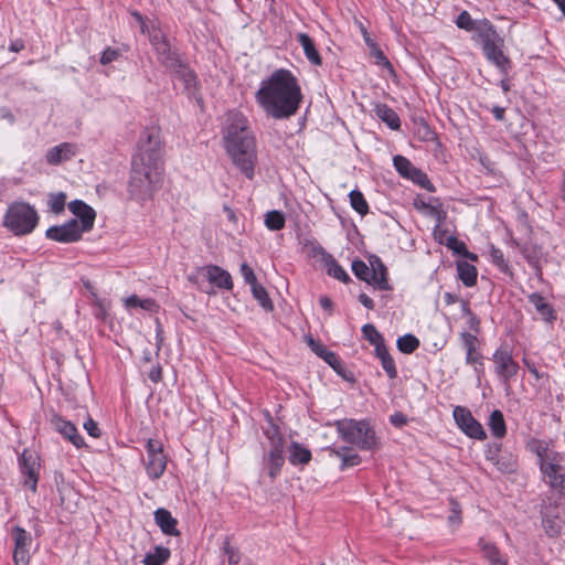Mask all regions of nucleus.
<instances>
[{
	"label": "nucleus",
	"mask_w": 565,
	"mask_h": 565,
	"mask_svg": "<svg viewBox=\"0 0 565 565\" xmlns=\"http://www.w3.org/2000/svg\"><path fill=\"white\" fill-rule=\"evenodd\" d=\"M163 154L161 129L156 126L146 128L131 161L129 191L138 200L150 198L160 186L164 172Z\"/></svg>",
	"instance_id": "1"
},
{
	"label": "nucleus",
	"mask_w": 565,
	"mask_h": 565,
	"mask_svg": "<svg viewBox=\"0 0 565 565\" xmlns=\"http://www.w3.org/2000/svg\"><path fill=\"white\" fill-rule=\"evenodd\" d=\"M256 100L267 116L284 119L294 116L302 102L297 77L288 70H276L260 83Z\"/></svg>",
	"instance_id": "2"
},
{
	"label": "nucleus",
	"mask_w": 565,
	"mask_h": 565,
	"mask_svg": "<svg viewBox=\"0 0 565 565\" xmlns=\"http://www.w3.org/2000/svg\"><path fill=\"white\" fill-rule=\"evenodd\" d=\"M223 140L233 164L252 180L257 164V146L246 116L236 110L226 114Z\"/></svg>",
	"instance_id": "3"
},
{
	"label": "nucleus",
	"mask_w": 565,
	"mask_h": 565,
	"mask_svg": "<svg viewBox=\"0 0 565 565\" xmlns=\"http://www.w3.org/2000/svg\"><path fill=\"white\" fill-rule=\"evenodd\" d=\"M527 449L536 455L544 481L553 489H565V455L550 441L536 438L527 443Z\"/></svg>",
	"instance_id": "4"
},
{
	"label": "nucleus",
	"mask_w": 565,
	"mask_h": 565,
	"mask_svg": "<svg viewBox=\"0 0 565 565\" xmlns=\"http://www.w3.org/2000/svg\"><path fill=\"white\" fill-rule=\"evenodd\" d=\"M339 436L361 449L371 450L379 446L375 431L364 420L341 419L335 423Z\"/></svg>",
	"instance_id": "5"
},
{
	"label": "nucleus",
	"mask_w": 565,
	"mask_h": 565,
	"mask_svg": "<svg viewBox=\"0 0 565 565\" xmlns=\"http://www.w3.org/2000/svg\"><path fill=\"white\" fill-rule=\"evenodd\" d=\"M188 280L207 295L215 294L214 287L225 290L233 288L231 274L216 265L199 267L193 274L188 276Z\"/></svg>",
	"instance_id": "6"
},
{
	"label": "nucleus",
	"mask_w": 565,
	"mask_h": 565,
	"mask_svg": "<svg viewBox=\"0 0 565 565\" xmlns=\"http://www.w3.org/2000/svg\"><path fill=\"white\" fill-rule=\"evenodd\" d=\"M38 221V213L31 205L18 202L9 206L3 225L14 235H26L35 228Z\"/></svg>",
	"instance_id": "7"
},
{
	"label": "nucleus",
	"mask_w": 565,
	"mask_h": 565,
	"mask_svg": "<svg viewBox=\"0 0 565 565\" xmlns=\"http://www.w3.org/2000/svg\"><path fill=\"white\" fill-rule=\"evenodd\" d=\"M145 449L143 465L147 475L152 480H157L163 475L167 468L168 457L164 452L163 444L158 439L149 438Z\"/></svg>",
	"instance_id": "8"
},
{
	"label": "nucleus",
	"mask_w": 565,
	"mask_h": 565,
	"mask_svg": "<svg viewBox=\"0 0 565 565\" xmlns=\"http://www.w3.org/2000/svg\"><path fill=\"white\" fill-rule=\"evenodd\" d=\"M266 435L270 441V449L268 454L264 457V466L268 470L269 477L274 479L280 472L281 467L284 466L285 462V441L282 436L277 431L276 428H273V431L267 430Z\"/></svg>",
	"instance_id": "9"
},
{
	"label": "nucleus",
	"mask_w": 565,
	"mask_h": 565,
	"mask_svg": "<svg viewBox=\"0 0 565 565\" xmlns=\"http://www.w3.org/2000/svg\"><path fill=\"white\" fill-rule=\"evenodd\" d=\"M458 427L470 438L483 440L487 435L481 424L472 416L471 412L466 407L456 406L452 411Z\"/></svg>",
	"instance_id": "10"
},
{
	"label": "nucleus",
	"mask_w": 565,
	"mask_h": 565,
	"mask_svg": "<svg viewBox=\"0 0 565 565\" xmlns=\"http://www.w3.org/2000/svg\"><path fill=\"white\" fill-rule=\"evenodd\" d=\"M494 372L502 381L505 386H509V382L513 379L519 371V364L514 361L512 354L507 351L499 349L493 353Z\"/></svg>",
	"instance_id": "11"
},
{
	"label": "nucleus",
	"mask_w": 565,
	"mask_h": 565,
	"mask_svg": "<svg viewBox=\"0 0 565 565\" xmlns=\"http://www.w3.org/2000/svg\"><path fill=\"white\" fill-rule=\"evenodd\" d=\"M83 233L77 218H73L62 225L47 228L46 237L58 243L67 244L81 239Z\"/></svg>",
	"instance_id": "12"
},
{
	"label": "nucleus",
	"mask_w": 565,
	"mask_h": 565,
	"mask_svg": "<svg viewBox=\"0 0 565 565\" xmlns=\"http://www.w3.org/2000/svg\"><path fill=\"white\" fill-rule=\"evenodd\" d=\"M14 541L13 561L15 565H29L31 535L22 527L15 526L12 530Z\"/></svg>",
	"instance_id": "13"
},
{
	"label": "nucleus",
	"mask_w": 565,
	"mask_h": 565,
	"mask_svg": "<svg viewBox=\"0 0 565 565\" xmlns=\"http://www.w3.org/2000/svg\"><path fill=\"white\" fill-rule=\"evenodd\" d=\"M20 469L24 476L23 484L35 492L40 469V463L36 456L28 450H24L20 458Z\"/></svg>",
	"instance_id": "14"
},
{
	"label": "nucleus",
	"mask_w": 565,
	"mask_h": 565,
	"mask_svg": "<svg viewBox=\"0 0 565 565\" xmlns=\"http://www.w3.org/2000/svg\"><path fill=\"white\" fill-rule=\"evenodd\" d=\"M542 526L550 537H556L562 534L565 529V522L561 518L556 507L548 504L543 508Z\"/></svg>",
	"instance_id": "15"
},
{
	"label": "nucleus",
	"mask_w": 565,
	"mask_h": 565,
	"mask_svg": "<svg viewBox=\"0 0 565 565\" xmlns=\"http://www.w3.org/2000/svg\"><path fill=\"white\" fill-rule=\"evenodd\" d=\"M177 79L182 82L184 93L190 96L194 97L198 102L201 99L199 96V86H198V79L194 72L185 64L180 63V67H174L170 71Z\"/></svg>",
	"instance_id": "16"
},
{
	"label": "nucleus",
	"mask_w": 565,
	"mask_h": 565,
	"mask_svg": "<svg viewBox=\"0 0 565 565\" xmlns=\"http://www.w3.org/2000/svg\"><path fill=\"white\" fill-rule=\"evenodd\" d=\"M68 210L76 216L83 232L86 233L93 228L96 217L93 207L81 200H75L68 203Z\"/></svg>",
	"instance_id": "17"
},
{
	"label": "nucleus",
	"mask_w": 565,
	"mask_h": 565,
	"mask_svg": "<svg viewBox=\"0 0 565 565\" xmlns=\"http://www.w3.org/2000/svg\"><path fill=\"white\" fill-rule=\"evenodd\" d=\"M51 425L76 448H81L85 445L83 437L78 434L77 428L73 423L64 419L58 415H53L51 417Z\"/></svg>",
	"instance_id": "18"
},
{
	"label": "nucleus",
	"mask_w": 565,
	"mask_h": 565,
	"mask_svg": "<svg viewBox=\"0 0 565 565\" xmlns=\"http://www.w3.org/2000/svg\"><path fill=\"white\" fill-rule=\"evenodd\" d=\"M502 46H503V40L500 39L495 43H493L489 46H486L483 49V53H484L486 57L491 63H493L503 74H507L511 66V62L508 58V56H505V54L503 53Z\"/></svg>",
	"instance_id": "19"
},
{
	"label": "nucleus",
	"mask_w": 565,
	"mask_h": 565,
	"mask_svg": "<svg viewBox=\"0 0 565 565\" xmlns=\"http://www.w3.org/2000/svg\"><path fill=\"white\" fill-rule=\"evenodd\" d=\"M156 51L158 61L169 71L174 67H180L182 63L178 52L172 49L170 41L161 42L159 46L153 49Z\"/></svg>",
	"instance_id": "20"
},
{
	"label": "nucleus",
	"mask_w": 565,
	"mask_h": 565,
	"mask_svg": "<svg viewBox=\"0 0 565 565\" xmlns=\"http://www.w3.org/2000/svg\"><path fill=\"white\" fill-rule=\"evenodd\" d=\"M131 14L135 18V20L139 23L141 33L148 34L149 41L153 49L159 46L161 42L169 41L167 35L160 28H158L154 23H151L149 25L139 12L135 11Z\"/></svg>",
	"instance_id": "21"
},
{
	"label": "nucleus",
	"mask_w": 565,
	"mask_h": 565,
	"mask_svg": "<svg viewBox=\"0 0 565 565\" xmlns=\"http://www.w3.org/2000/svg\"><path fill=\"white\" fill-rule=\"evenodd\" d=\"M462 345L466 350V362L468 364L475 365L477 369V365H482V355L477 349L478 339L476 335L469 333V332H462L460 334Z\"/></svg>",
	"instance_id": "22"
},
{
	"label": "nucleus",
	"mask_w": 565,
	"mask_h": 565,
	"mask_svg": "<svg viewBox=\"0 0 565 565\" xmlns=\"http://www.w3.org/2000/svg\"><path fill=\"white\" fill-rule=\"evenodd\" d=\"M527 300L531 305H533L542 320L548 323H552L554 320H556L555 310L542 295L537 292L530 294L527 296Z\"/></svg>",
	"instance_id": "23"
},
{
	"label": "nucleus",
	"mask_w": 565,
	"mask_h": 565,
	"mask_svg": "<svg viewBox=\"0 0 565 565\" xmlns=\"http://www.w3.org/2000/svg\"><path fill=\"white\" fill-rule=\"evenodd\" d=\"M75 156V146L68 142H63L47 150L46 161L50 164H58L63 161L70 160Z\"/></svg>",
	"instance_id": "24"
},
{
	"label": "nucleus",
	"mask_w": 565,
	"mask_h": 565,
	"mask_svg": "<svg viewBox=\"0 0 565 565\" xmlns=\"http://www.w3.org/2000/svg\"><path fill=\"white\" fill-rule=\"evenodd\" d=\"M154 521L164 534L173 536L180 534L177 529L178 522L168 510L162 508L156 510Z\"/></svg>",
	"instance_id": "25"
},
{
	"label": "nucleus",
	"mask_w": 565,
	"mask_h": 565,
	"mask_svg": "<svg viewBox=\"0 0 565 565\" xmlns=\"http://www.w3.org/2000/svg\"><path fill=\"white\" fill-rule=\"evenodd\" d=\"M297 40L300 43L308 61L316 66H320L322 64V58L316 49L312 39L306 33H299L297 35Z\"/></svg>",
	"instance_id": "26"
},
{
	"label": "nucleus",
	"mask_w": 565,
	"mask_h": 565,
	"mask_svg": "<svg viewBox=\"0 0 565 565\" xmlns=\"http://www.w3.org/2000/svg\"><path fill=\"white\" fill-rule=\"evenodd\" d=\"M375 115L384 121L391 129L398 130L401 127V120L398 115L387 105L379 104L375 106Z\"/></svg>",
	"instance_id": "27"
},
{
	"label": "nucleus",
	"mask_w": 565,
	"mask_h": 565,
	"mask_svg": "<svg viewBox=\"0 0 565 565\" xmlns=\"http://www.w3.org/2000/svg\"><path fill=\"white\" fill-rule=\"evenodd\" d=\"M372 268V284L375 285L381 290H388L390 285L386 279V268L383 263L376 258L371 263Z\"/></svg>",
	"instance_id": "28"
},
{
	"label": "nucleus",
	"mask_w": 565,
	"mask_h": 565,
	"mask_svg": "<svg viewBox=\"0 0 565 565\" xmlns=\"http://www.w3.org/2000/svg\"><path fill=\"white\" fill-rule=\"evenodd\" d=\"M478 41L482 44V50L486 46H489L497 41H499L501 38L497 33V31L493 29L491 24L488 22L481 23L476 28Z\"/></svg>",
	"instance_id": "29"
},
{
	"label": "nucleus",
	"mask_w": 565,
	"mask_h": 565,
	"mask_svg": "<svg viewBox=\"0 0 565 565\" xmlns=\"http://www.w3.org/2000/svg\"><path fill=\"white\" fill-rule=\"evenodd\" d=\"M457 271L459 278L467 287H472L476 285L478 271L473 265L467 262H459L457 264Z\"/></svg>",
	"instance_id": "30"
},
{
	"label": "nucleus",
	"mask_w": 565,
	"mask_h": 565,
	"mask_svg": "<svg viewBox=\"0 0 565 565\" xmlns=\"http://www.w3.org/2000/svg\"><path fill=\"white\" fill-rule=\"evenodd\" d=\"M489 427L492 435L497 438H502L507 434L505 420L501 411L495 409L490 414Z\"/></svg>",
	"instance_id": "31"
},
{
	"label": "nucleus",
	"mask_w": 565,
	"mask_h": 565,
	"mask_svg": "<svg viewBox=\"0 0 565 565\" xmlns=\"http://www.w3.org/2000/svg\"><path fill=\"white\" fill-rule=\"evenodd\" d=\"M311 459V452L308 448L298 443H292L289 449V461L292 465H306Z\"/></svg>",
	"instance_id": "32"
},
{
	"label": "nucleus",
	"mask_w": 565,
	"mask_h": 565,
	"mask_svg": "<svg viewBox=\"0 0 565 565\" xmlns=\"http://www.w3.org/2000/svg\"><path fill=\"white\" fill-rule=\"evenodd\" d=\"M170 557V550L163 546H156L153 551L146 554L145 565H163Z\"/></svg>",
	"instance_id": "33"
},
{
	"label": "nucleus",
	"mask_w": 565,
	"mask_h": 565,
	"mask_svg": "<svg viewBox=\"0 0 565 565\" xmlns=\"http://www.w3.org/2000/svg\"><path fill=\"white\" fill-rule=\"evenodd\" d=\"M376 356L381 360L382 366L386 372L390 379H395L397 376V370L395 367V362L391 354L388 353L386 347H380L376 351Z\"/></svg>",
	"instance_id": "34"
},
{
	"label": "nucleus",
	"mask_w": 565,
	"mask_h": 565,
	"mask_svg": "<svg viewBox=\"0 0 565 565\" xmlns=\"http://www.w3.org/2000/svg\"><path fill=\"white\" fill-rule=\"evenodd\" d=\"M332 454L341 459L342 468L358 466L361 461L360 456L351 448L332 449Z\"/></svg>",
	"instance_id": "35"
},
{
	"label": "nucleus",
	"mask_w": 565,
	"mask_h": 565,
	"mask_svg": "<svg viewBox=\"0 0 565 565\" xmlns=\"http://www.w3.org/2000/svg\"><path fill=\"white\" fill-rule=\"evenodd\" d=\"M480 546L491 565H508L507 559L500 555L498 548L493 544L481 540Z\"/></svg>",
	"instance_id": "36"
},
{
	"label": "nucleus",
	"mask_w": 565,
	"mask_h": 565,
	"mask_svg": "<svg viewBox=\"0 0 565 565\" xmlns=\"http://www.w3.org/2000/svg\"><path fill=\"white\" fill-rule=\"evenodd\" d=\"M393 162L396 170L404 177L414 178L415 174H420L411 161L403 156H395Z\"/></svg>",
	"instance_id": "37"
},
{
	"label": "nucleus",
	"mask_w": 565,
	"mask_h": 565,
	"mask_svg": "<svg viewBox=\"0 0 565 565\" xmlns=\"http://www.w3.org/2000/svg\"><path fill=\"white\" fill-rule=\"evenodd\" d=\"M350 204L354 211H356L360 215L364 216L369 212V204L363 195V193L359 190H353L349 194Z\"/></svg>",
	"instance_id": "38"
},
{
	"label": "nucleus",
	"mask_w": 565,
	"mask_h": 565,
	"mask_svg": "<svg viewBox=\"0 0 565 565\" xmlns=\"http://www.w3.org/2000/svg\"><path fill=\"white\" fill-rule=\"evenodd\" d=\"M252 294L254 298L259 302V305L266 310L271 311L274 309V305L266 291V289L260 284H255L250 286Z\"/></svg>",
	"instance_id": "39"
},
{
	"label": "nucleus",
	"mask_w": 565,
	"mask_h": 565,
	"mask_svg": "<svg viewBox=\"0 0 565 565\" xmlns=\"http://www.w3.org/2000/svg\"><path fill=\"white\" fill-rule=\"evenodd\" d=\"M285 216L279 211H269L265 215V225L270 231H279L285 226Z\"/></svg>",
	"instance_id": "40"
},
{
	"label": "nucleus",
	"mask_w": 565,
	"mask_h": 565,
	"mask_svg": "<svg viewBox=\"0 0 565 565\" xmlns=\"http://www.w3.org/2000/svg\"><path fill=\"white\" fill-rule=\"evenodd\" d=\"M362 332H363L364 338L371 344L374 345L375 351L380 347H384L385 345L384 344V339H383L382 334L376 330V328L373 324L367 323V324L363 326Z\"/></svg>",
	"instance_id": "41"
},
{
	"label": "nucleus",
	"mask_w": 565,
	"mask_h": 565,
	"mask_svg": "<svg viewBox=\"0 0 565 565\" xmlns=\"http://www.w3.org/2000/svg\"><path fill=\"white\" fill-rule=\"evenodd\" d=\"M396 344L401 352L411 354L419 347V340L413 334H405L397 339Z\"/></svg>",
	"instance_id": "42"
},
{
	"label": "nucleus",
	"mask_w": 565,
	"mask_h": 565,
	"mask_svg": "<svg viewBox=\"0 0 565 565\" xmlns=\"http://www.w3.org/2000/svg\"><path fill=\"white\" fill-rule=\"evenodd\" d=\"M327 266V271L333 278L347 282L350 277L347 271L335 262V259L331 256L328 260L324 262Z\"/></svg>",
	"instance_id": "43"
},
{
	"label": "nucleus",
	"mask_w": 565,
	"mask_h": 565,
	"mask_svg": "<svg viewBox=\"0 0 565 565\" xmlns=\"http://www.w3.org/2000/svg\"><path fill=\"white\" fill-rule=\"evenodd\" d=\"M352 270L359 279L364 280L367 284H372L371 268L364 262L354 260L352 263Z\"/></svg>",
	"instance_id": "44"
},
{
	"label": "nucleus",
	"mask_w": 565,
	"mask_h": 565,
	"mask_svg": "<svg viewBox=\"0 0 565 565\" xmlns=\"http://www.w3.org/2000/svg\"><path fill=\"white\" fill-rule=\"evenodd\" d=\"M462 315L467 318V324L470 330L479 332L480 320L473 315L469 308V303L465 300L460 301Z\"/></svg>",
	"instance_id": "45"
},
{
	"label": "nucleus",
	"mask_w": 565,
	"mask_h": 565,
	"mask_svg": "<svg viewBox=\"0 0 565 565\" xmlns=\"http://www.w3.org/2000/svg\"><path fill=\"white\" fill-rule=\"evenodd\" d=\"M66 195L63 192L52 193L49 196V205L53 213L60 214L65 206Z\"/></svg>",
	"instance_id": "46"
},
{
	"label": "nucleus",
	"mask_w": 565,
	"mask_h": 565,
	"mask_svg": "<svg viewBox=\"0 0 565 565\" xmlns=\"http://www.w3.org/2000/svg\"><path fill=\"white\" fill-rule=\"evenodd\" d=\"M370 54L375 58L377 65L386 68L391 74H394V70L391 62L387 60V57L384 55V53L381 51L377 44L370 49Z\"/></svg>",
	"instance_id": "47"
},
{
	"label": "nucleus",
	"mask_w": 565,
	"mask_h": 565,
	"mask_svg": "<svg viewBox=\"0 0 565 565\" xmlns=\"http://www.w3.org/2000/svg\"><path fill=\"white\" fill-rule=\"evenodd\" d=\"M156 303L152 299H139L137 296H130L126 299L127 308H136L140 307L145 310L151 311L153 310Z\"/></svg>",
	"instance_id": "48"
},
{
	"label": "nucleus",
	"mask_w": 565,
	"mask_h": 565,
	"mask_svg": "<svg viewBox=\"0 0 565 565\" xmlns=\"http://www.w3.org/2000/svg\"><path fill=\"white\" fill-rule=\"evenodd\" d=\"M490 257L494 265H497L501 270L508 269V263L504 259L503 253L501 249L491 246L490 248Z\"/></svg>",
	"instance_id": "49"
},
{
	"label": "nucleus",
	"mask_w": 565,
	"mask_h": 565,
	"mask_svg": "<svg viewBox=\"0 0 565 565\" xmlns=\"http://www.w3.org/2000/svg\"><path fill=\"white\" fill-rule=\"evenodd\" d=\"M446 246L454 250L457 254H466L467 247L466 244L459 241L456 236H448L445 242Z\"/></svg>",
	"instance_id": "50"
},
{
	"label": "nucleus",
	"mask_w": 565,
	"mask_h": 565,
	"mask_svg": "<svg viewBox=\"0 0 565 565\" xmlns=\"http://www.w3.org/2000/svg\"><path fill=\"white\" fill-rule=\"evenodd\" d=\"M460 514L461 510L458 502L455 500H450V514L448 516V522L455 526L459 525L461 522Z\"/></svg>",
	"instance_id": "51"
},
{
	"label": "nucleus",
	"mask_w": 565,
	"mask_h": 565,
	"mask_svg": "<svg viewBox=\"0 0 565 565\" xmlns=\"http://www.w3.org/2000/svg\"><path fill=\"white\" fill-rule=\"evenodd\" d=\"M457 26L467 31H471L475 28V23L467 11L461 12L457 18Z\"/></svg>",
	"instance_id": "52"
},
{
	"label": "nucleus",
	"mask_w": 565,
	"mask_h": 565,
	"mask_svg": "<svg viewBox=\"0 0 565 565\" xmlns=\"http://www.w3.org/2000/svg\"><path fill=\"white\" fill-rule=\"evenodd\" d=\"M241 274L246 284H248L249 286H253L258 282L253 268L246 263L241 265Z\"/></svg>",
	"instance_id": "53"
},
{
	"label": "nucleus",
	"mask_w": 565,
	"mask_h": 565,
	"mask_svg": "<svg viewBox=\"0 0 565 565\" xmlns=\"http://www.w3.org/2000/svg\"><path fill=\"white\" fill-rule=\"evenodd\" d=\"M224 553L227 555V562L230 565H237L241 561L239 554L231 546L230 542H224Z\"/></svg>",
	"instance_id": "54"
},
{
	"label": "nucleus",
	"mask_w": 565,
	"mask_h": 565,
	"mask_svg": "<svg viewBox=\"0 0 565 565\" xmlns=\"http://www.w3.org/2000/svg\"><path fill=\"white\" fill-rule=\"evenodd\" d=\"M307 344L321 359L329 352L322 343L315 341L311 337L307 338Z\"/></svg>",
	"instance_id": "55"
},
{
	"label": "nucleus",
	"mask_w": 565,
	"mask_h": 565,
	"mask_svg": "<svg viewBox=\"0 0 565 565\" xmlns=\"http://www.w3.org/2000/svg\"><path fill=\"white\" fill-rule=\"evenodd\" d=\"M118 57H119V52L117 50L107 47L100 56V63L103 65H107V64L116 61Z\"/></svg>",
	"instance_id": "56"
},
{
	"label": "nucleus",
	"mask_w": 565,
	"mask_h": 565,
	"mask_svg": "<svg viewBox=\"0 0 565 565\" xmlns=\"http://www.w3.org/2000/svg\"><path fill=\"white\" fill-rule=\"evenodd\" d=\"M310 255L312 257H316V258H319L321 259L322 262H326L328 260V258L331 257L330 254H328L322 246L318 245V244H311L310 246Z\"/></svg>",
	"instance_id": "57"
},
{
	"label": "nucleus",
	"mask_w": 565,
	"mask_h": 565,
	"mask_svg": "<svg viewBox=\"0 0 565 565\" xmlns=\"http://www.w3.org/2000/svg\"><path fill=\"white\" fill-rule=\"evenodd\" d=\"M84 428L87 431V434L94 438H97L100 436V429H99L97 423L95 420H93L92 418H88L84 423Z\"/></svg>",
	"instance_id": "58"
},
{
	"label": "nucleus",
	"mask_w": 565,
	"mask_h": 565,
	"mask_svg": "<svg viewBox=\"0 0 565 565\" xmlns=\"http://www.w3.org/2000/svg\"><path fill=\"white\" fill-rule=\"evenodd\" d=\"M322 360L326 361L334 370H337L340 366V360L337 356V354L333 353L332 351H329L328 353H326V355H324V358H322Z\"/></svg>",
	"instance_id": "59"
},
{
	"label": "nucleus",
	"mask_w": 565,
	"mask_h": 565,
	"mask_svg": "<svg viewBox=\"0 0 565 565\" xmlns=\"http://www.w3.org/2000/svg\"><path fill=\"white\" fill-rule=\"evenodd\" d=\"M390 420L396 427H402L407 422L405 415H403L401 413H396V414L392 415Z\"/></svg>",
	"instance_id": "60"
},
{
	"label": "nucleus",
	"mask_w": 565,
	"mask_h": 565,
	"mask_svg": "<svg viewBox=\"0 0 565 565\" xmlns=\"http://www.w3.org/2000/svg\"><path fill=\"white\" fill-rule=\"evenodd\" d=\"M359 28H360V31L362 33L365 44L369 46V49L373 47L376 43L371 39L365 26L362 23H359Z\"/></svg>",
	"instance_id": "61"
},
{
	"label": "nucleus",
	"mask_w": 565,
	"mask_h": 565,
	"mask_svg": "<svg viewBox=\"0 0 565 565\" xmlns=\"http://www.w3.org/2000/svg\"><path fill=\"white\" fill-rule=\"evenodd\" d=\"M162 377V370L160 366H156L153 367L150 372H149V379L157 383L161 380Z\"/></svg>",
	"instance_id": "62"
},
{
	"label": "nucleus",
	"mask_w": 565,
	"mask_h": 565,
	"mask_svg": "<svg viewBox=\"0 0 565 565\" xmlns=\"http://www.w3.org/2000/svg\"><path fill=\"white\" fill-rule=\"evenodd\" d=\"M359 300L360 302L367 309H373L374 308V302L373 300L365 294H361L359 296Z\"/></svg>",
	"instance_id": "63"
},
{
	"label": "nucleus",
	"mask_w": 565,
	"mask_h": 565,
	"mask_svg": "<svg viewBox=\"0 0 565 565\" xmlns=\"http://www.w3.org/2000/svg\"><path fill=\"white\" fill-rule=\"evenodd\" d=\"M223 211L230 222H232L234 224L237 223V216H236L235 212L230 206L225 205Z\"/></svg>",
	"instance_id": "64"
}]
</instances>
